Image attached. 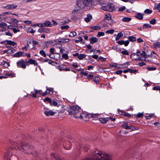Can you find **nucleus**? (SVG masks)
I'll return each mask as SVG.
<instances>
[{
    "label": "nucleus",
    "mask_w": 160,
    "mask_h": 160,
    "mask_svg": "<svg viewBox=\"0 0 160 160\" xmlns=\"http://www.w3.org/2000/svg\"><path fill=\"white\" fill-rule=\"evenodd\" d=\"M52 156L56 160H61V159L58 156H56L54 153H52Z\"/></svg>",
    "instance_id": "obj_33"
},
{
    "label": "nucleus",
    "mask_w": 160,
    "mask_h": 160,
    "mask_svg": "<svg viewBox=\"0 0 160 160\" xmlns=\"http://www.w3.org/2000/svg\"><path fill=\"white\" fill-rule=\"evenodd\" d=\"M147 69L149 71H153L156 69L155 67H148Z\"/></svg>",
    "instance_id": "obj_61"
},
{
    "label": "nucleus",
    "mask_w": 160,
    "mask_h": 160,
    "mask_svg": "<svg viewBox=\"0 0 160 160\" xmlns=\"http://www.w3.org/2000/svg\"><path fill=\"white\" fill-rule=\"evenodd\" d=\"M5 75L7 76V78H8V77L12 78V77H14L15 76V75H14V74L12 73H9V72L5 74Z\"/></svg>",
    "instance_id": "obj_29"
},
{
    "label": "nucleus",
    "mask_w": 160,
    "mask_h": 160,
    "mask_svg": "<svg viewBox=\"0 0 160 160\" xmlns=\"http://www.w3.org/2000/svg\"><path fill=\"white\" fill-rule=\"evenodd\" d=\"M34 92H31V93H32V97L34 98H36L37 97V95L38 94H41V92H42L41 90H37L36 89H34Z\"/></svg>",
    "instance_id": "obj_9"
},
{
    "label": "nucleus",
    "mask_w": 160,
    "mask_h": 160,
    "mask_svg": "<svg viewBox=\"0 0 160 160\" xmlns=\"http://www.w3.org/2000/svg\"><path fill=\"white\" fill-rule=\"evenodd\" d=\"M121 53L123 55H129L128 52L126 50L122 51H121Z\"/></svg>",
    "instance_id": "obj_52"
},
{
    "label": "nucleus",
    "mask_w": 160,
    "mask_h": 160,
    "mask_svg": "<svg viewBox=\"0 0 160 160\" xmlns=\"http://www.w3.org/2000/svg\"><path fill=\"white\" fill-rule=\"evenodd\" d=\"M91 28L94 30H97L100 29L101 27L99 26H94L91 27Z\"/></svg>",
    "instance_id": "obj_39"
},
{
    "label": "nucleus",
    "mask_w": 160,
    "mask_h": 160,
    "mask_svg": "<svg viewBox=\"0 0 160 160\" xmlns=\"http://www.w3.org/2000/svg\"><path fill=\"white\" fill-rule=\"evenodd\" d=\"M63 146L66 149H69L71 148V143L70 142H67L63 144Z\"/></svg>",
    "instance_id": "obj_11"
},
{
    "label": "nucleus",
    "mask_w": 160,
    "mask_h": 160,
    "mask_svg": "<svg viewBox=\"0 0 160 160\" xmlns=\"http://www.w3.org/2000/svg\"><path fill=\"white\" fill-rule=\"evenodd\" d=\"M15 150H16V148L14 149L10 147L4 155V160H11V157L14 151Z\"/></svg>",
    "instance_id": "obj_3"
},
{
    "label": "nucleus",
    "mask_w": 160,
    "mask_h": 160,
    "mask_svg": "<svg viewBox=\"0 0 160 160\" xmlns=\"http://www.w3.org/2000/svg\"><path fill=\"white\" fill-rule=\"evenodd\" d=\"M7 24L5 23H2L0 24V28H5L7 26Z\"/></svg>",
    "instance_id": "obj_54"
},
{
    "label": "nucleus",
    "mask_w": 160,
    "mask_h": 160,
    "mask_svg": "<svg viewBox=\"0 0 160 160\" xmlns=\"http://www.w3.org/2000/svg\"><path fill=\"white\" fill-rule=\"evenodd\" d=\"M156 20L155 19H153L150 21V23L152 25L156 23Z\"/></svg>",
    "instance_id": "obj_58"
},
{
    "label": "nucleus",
    "mask_w": 160,
    "mask_h": 160,
    "mask_svg": "<svg viewBox=\"0 0 160 160\" xmlns=\"http://www.w3.org/2000/svg\"><path fill=\"white\" fill-rule=\"evenodd\" d=\"M77 5L79 7L81 6L82 1L81 0L77 1Z\"/></svg>",
    "instance_id": "obj_44"
},
{
    "label": "nucleus",
    "mask_w": 160,
    "mask_h": 160,
    "mask_svg": "<svg viewBox=\"0 0 160 160\" xmlns=\"http://www.w3.org/2000/svg\"><path fill=\"white\" fill-rule=\"evenodd\" d=\"M131 18L129 17H124L122 19V20L124 22H128L131 21Z\"/></svg>",
    "instance_id": "obj_25"
},
{
    "label": "nucleus",
    "mask_w": 160,
    "mask_h": 160,
    "mask_svg": "<svg viewBox=\"0 0 160 160\" xmlns=\"http://www.w3.org/2000/svg\"><path fill=\"white\" fill-rule=\"evenodd\" d=\"M51 100L50 98H46L44 99L43 101L44 102H46L47 101H48L50 103Z\"/></svg>",
    "instance_id": "obj_60"
},
{
    "label": "nucleus",
    "mask_w": 160,
    "mask_h": 160,
    "mask_svg": "<svg viewBox=\"0 0 160 160\" xmlns=\"http://www.w3.org/2000/svg\"><path fill=\"white\" fill-rule=\"evenodd\" d=\"M153 9L157 10L159 12H160V3L158 4H155Z\"/></svg>",
    "instance_id": "obj_20"
},
{
    "label": "nucleus",
    "mask_w": 160,
    "mask_h": 160,
    "mask_svg": "<svg viewBox=\"0 0 160 160\" xmlns=\"http://www.w3.org/2000/svg\"><path fill=\"white\" fill-rule=\"evenodd\" d=\"M130 126L129 125L128 122H124L121 126L122 128L127 130H128Z\"/></svg>",
    "instance_id": "obj_15"
},
{
    "label": "nucleus",
    "mask_w": 160,
    "mask_h": 160,
    "mask_svg": "<svg viewBox=\"0 0 160 160\" xmlns=\"http://www.w3.org/2000/svg\"><path fill=\"white\" fill-rule=\"evenodd\" d=\"M114 31V29H112L111 30H108L106 31L105 32H106V33H110V34H112L113 33Z\"/></svg>",
    "instance_id": "obj_43"
},
{
    "label": "nucleus",
    "mask_w": 160,
    "mask_h": 160,
    "mask_svg": "<svg viewBox=\"0 0 160 160\" xmlns=\"http://www.w3.org/2000/svg\"><path fill=\"white\" fill-rule=\"evenodd\" d=\"M98 38L93 37H92L89 39L90 43L91 44H93L98 42Z\"/></svg>",
    "instance_id": "obj_14"
},
{
    "label": "nucleus",
    "mask_w": 160,
    "mask_h": 160,
    "mask_svg": "<svg viewBox=\"0 0 160 160\" xmlns=\"http://www.w3.org/2000/svg\"><path fill=\"white\" fill-rule=\"evenodd\" d=\"M65 67L63 65H60V66H59V67L58 68V69L60 71H62V70H64V69L65 68Z\"/></svg>",
    "instance_id": "obj_51"
},
{
    "label": "nucleus",
    "mask_w": 160,
    "mask_h": 160,
    "mask_svg": "<svg viewBox=\"0 0 160 160\" xmlns=\"http://www.w3.org/2000/svg\"><path fill=\"white\" fill-rule=\"evenodd\" d=\"M17 5L14 4H8L4 7V8L7 9H12L16 8L17 7Z\"/></svg>",
    "instance_id": "obj_8"
},
{
    "label": "nucleus",
    "mask_w": 160,
    "mask_h": 160,
    "mask_svg": "<svg viewBox=\"0 0 160 160\" xmlns=\"http://www.w3.org/2000/svg\"><path fill=\"white\" fill-rule=\"evenodd\" d=\"M44 114L47 116H52L55 114V112L51 110L49 111H45L44 112Z\"/></svg>",
    "instance_id": "obj_17"
},
{
    "label": "nucleus",
    "mask_w": 160,
    "mask_h": 160,
    "mask_svg": "<svg viewBox=\"0 0 160 160\" xmlns=\"http://www.w3.org/2000/svg\"><path fill=\"white\" fill-rule=\"evenodd\" d=\"M100 121L103 123H106L108 120V118H99Z\"/></svg>",
    "instance_id": "obj_22"
},
{
    "label": "nucleus",
    "mask_w": 160,
    "mask_h": 160,
    "mask_svg": "<svg viewBox=\"0 0 160 160\" xmlns=\"http://www.w3.org/2000/svg\"><path fill=\"white\" fill-rule=\"evenodd\" d=\"M92 16L88 14L87 15V17L84 18V20L87 22H88L92 19Z\"/></svg>",
    "instance_id": "obj_18"
},
{
    "label": "nucleus",
    "mask_w": 160,
    "mask_h": 160,
    "mask_svg": "<svg viewBox=\"0 0 160 160\" xmlns=\"http://www.w3.org/2000/svg\"><path fill=\"white\" fill-rule=\"evenodd\" d=\"M151 55L152 57L154 58L157 59V54L154 52H152L151 53Z\"/></svg>",
    "instance_id": "obj_42"
},
{
    "label": "nucleus",
    "mask_w": 160,
    "mask_h": 160,
    "mask_svg": "<svg viewBox=\"0 0 160 160\" xmlns=\"http://www.w3.org/2000/svg\"><path fill=\"white\" fill-rule=\"evenodd\" d=\"M62 57L66 60L68 59V54L65 53L63 54Z\"/></svg>",
    "instance_id": "obj_46"
},
{
    "label": "nucleus",
    "mask_w": 160,
    "mask_h": 160,
    "mask_svg": "<svg viewBox=\"0 0 160 160\" xmlns=\"http://www.w3.org/2000/svg\"><path fill=\"white\" fill-rule=\"evenodd\" d=\"M153 45L154 48H159L160 47V44L159 42H156L154 43H153Z\"/></svg>",
    "instance_id": "obj_28"
},
{
    "label": "nucleus",
    "mask_w": 160,
    "mask_h": 160,
    "mask_svg": "<svg viewBox=\"0 0 160 160\" xmlns=\"http://www.w3.org/2000/svg\"><path fill=\"white\" fill-rule=\"evenodd\" d=\"M4 42H7L8 44L12 45L13 46H14L15 45H16V43L13 41L7 40L4 41Z\"/></svg>",
    "instance_id": "obj_21"
},
{
    "label": "nucleus",
    "mask_w": 160,
    "mask_h": 160,
    "mask_svg": "<svg viewBox=\"0 0 160 160\" xmlns=\"http://www.w3.org/2000/svg\"><path fill=\"white\" fill-rule=\"evenodd\" d=\"M129 72L131 73H135L138 71V70L132 69L130 68H129Z\"/></svg>",
    "instance_id": "obj_49"
},
{
    "label": "nucleus",
    "mask_w": 160,
    "mask_h": 160,
    "mask_svg": "<svg viewBox=\"0 0 160 160\" xmlns=\"http://www.w3.org/2000/svg\"><path fill=\"white\" fill-rule=\"evenodd\" d=\"M118 43L120 45H122L124 44V40H121L118 41Z\"/></svg>",
    "instance_id": "obj_64"
},
{
    "label": "nucleus",
    "mask_w": 160,
    "mask_h": 160,
    "mask_svg": "<svg viewBox=\"0 0 160 160\" xmlns=\"http://www.w3.org/2000/svg\"><path fill=\"white\" fill-rule=\"evenodd\" d=\"M87 78L89 80H92L93 78V76L91 74H88L87 76Z\"/></svg>",
    "instance_id": "obj_55"
},
{
    "label": "nucleus",
    "mask_w": 160,
    "mask_h": 160,
    "mask_svg": "<svg viewBox=\"0 0 160 160\" xmlns=\"http://www.w3.org/2000/svg\"><path fill=\"white\" fill-rule=\"evenodd\" d=\"M82 110H81L80 113H79V115L76 116V118H81L82 119H84V118L86 117V113H82Z\"/></svg>",
    "instance_id": "obj_13"
},
{
    "label": "nucleus",
    "mask_w": 160,
    "mask_h": 160,
    "mask_svg": "<svg viewBox=\"0 0 160 160\" xmlns=\"http://www.w3.org/2000/svg\"><path fill=\"white\" fill-rule=\"evenodd\" d=\"M146 53L145 52V51H143L140 54V56H141V57H143L144 58Z\"/></svg>",
    "instance_id": "obj_59"
},
{
    "label": "nucleus",
    "mask_w": 160,
    "mask_h": 160,
    "mask_svg": "<svg viewBox=\"0 0 160 160\" xmlns=\"http://www.w3.org/2000/svg\"><path fill=\"white\" fill-rule=\"evenodd\" d=\"M99 77H95L93 79V81L97 84L99 83Z\"/></svg>",
    "instance_id": "obj_38"
},
{
    "label": "nucleus",
    "mask_w": 160,
    "mask_h": 160,
    "mask_svg": "<svg viewBox=\"0 0 160 160\" xmlns=\"http://www.w3.org/2000/svg\"><path fill=\"white\" fill-rule=\"evenodd\" d=\"M81 110L80 108L77 106L71 107L68 109V111L69 114L73 115L76 118V116L79 115Z\"/></svg>",
    "instance_id": "obj_2"
},
{
    "label": "nucleus",
    "mask_w": 160,
    "mask_h": 160,
    "mask_svg": "<svg viewBox=\"0 0 160 160\" xmlns=\"http://www.w3.org/2000/svg\"><path fill=\"white\" fill-rule=\"evenodd\" d=\"M105 60H106V58H103L102 57L100 56L99 58V59L98 60V61H99V60H100L102 61H105Z\"/></svg>",
    "instance_id": "obj_57"
},
{
    "label": "nucleus",
    "mask_w": 160,
    "mask_h": 160,
    "mask_svg": "<svg viewBox=\"0 0 160 160\" xmlns=\"http://www.w3.org/2000/svg\"><path fill=\"white\" fill-rule=\"evenodd\" d=\"M129 128V129H128V130H131L132 131L137 130L138 129V128L135 127L133 126H130Z\"/></svg>",
    "instance_id": "obj_40"
},
{
    "label": "nucleus",
    "mask_w": 160,
    "mask_h": 160,
    "mask_svg": "<svg viewBox=\"0 0 160 160\" xmlns=\"http://www.w3.org/2000/svg\"><path fill=\"white\" fill-rule=\"evenodd\" d=\"M39 53L40 55L43 57H46L47 54L45 53V52L43 50H41L39 51Z\"/></svg>",
    "instance_id": "obj_32"
},
{
    "label": "nucleus",
    "mask_w": 160,
    "mask_h": 160,
    "mask_svg": "<svg viewBox=\"0 0 160 160\" xmlns=\"http://www.w3.org/2000/svg\"><path fill=\"white\" fill-rule=\"evenodd\" d=\"M108 11L109 12H112L115 9L114 6L112 4H107Z\"/></svg>",
    "instance_id": "obj_10"
},
{
    "label": "nucleus",
    "mask_w": 160,
    "mask_h": 160,
    "mask_svg": "<svg viewBox=\"0 0 160 160\" xmlns=\"http://www.w3.org/2000/svg\"><path fill=\"white\" fill-rule=\"evenodd\" d=\"M14 144L16 146V150L18 149L19 150L25 153L28 154L32 153V147L31 145L25 143H18L15 142Z\"/></svg>",
    "instance_id": "obj_1"
},
{
    "label": "nucleus",
    "mask_w": 160,
    "mask_h": 160,
    "mask_svg": "<svg viewBox=\"0 0 160 160\" xmlns=\"http://www.w3.org/2000/svg\"><path fill=\"white\" fill-rule=\"evenodd\" d=\"M38 32L41 33L43 32L44 33L45 32L48 33V32H49V31L48 30L47 31L45 30L43 28H40L38 30Z\"/></svg>",
    "instance_id": "obj_24"
},
{
    "label": "nucleus",
    "mask_w": 160,
    "mask_h": 160,
    "mask_svg": "<svg viewBox=\"0 0 160 160\" xmlns=\"http://www.w3.org/2000/svg\"><path fill=\"white\" fill-rule=\"evenodd\" d=\"M135 17L139 20H142L143 18V15L141 13L138 12L136 14Z\"/></svg>",
    "instance_id": "obj_19"
},
{
    "label": "nucleus",
    "mask_w": 160,
    "mask_h": 160,
    "mask_svg": "<svg viewBox=\"0 0 160 160\" xmlns=\"http://www.w3.org/2000/svg\"><path fill=\"white\" fill-rule=\"evenodd\" d=\"M122 71L121 70H118L115 72L116 74H120L122 73Z\"/></svg>",
    "instance_id": "obj_63"
},
{
    "label": "nucleus",
    "mask_w": 160,
    "mask_h": 160,
    "mask_svg": "<svg viewBox=\"0 0 160 160\" xmlns=\"http://www.w3.org/2000/svg\"><path fill=\"white\" fill-rule=\"evenodd\" d=\"M11 160H18V158L16 156L14 155H12L11 158Z\"/></svg>",
    "instance_id": "obj_45"
},
{
    "label": "nucleus",
    "mask_w": 160,
    "mask_h": 160,
    "mask_svg": "<svg viewBox=\"0 0 160 160\" xmlns=\"http://www.w3.org/2000/svg\"><path fill=\"white\" fill-rule=\"evenodd\" d=\"M143 115V113H138L136 117L137 118H139L142 116Z\"/></svg>",
    "instance_id": "obj_62"
},
{
    "label": "nucleus",
    "mask_w": 160,
    "mask_h": 160,
    "mask_svg": "<svg viewBox=\"0 0 160 160\" xmlns=\"http://www.w3.org/2000/svg\"><path fill=\"white\" fill-rule=\"evenodd\" d=\"M140 53L141 52L140 51H137L136 53H133L130 56L131 58L136 61L143 60V59H142L141 57L140 56Z\"/></svg>",
    "instance_id": "obj_4"
},
{
    "label": "nucleus",
    "mask_w": 160,
    "mask_h": 160,
    "mask_svg": "<svg viewBox=\"0 0 160 160\" xmlns=\"http://www.w3.org/2000/svg\"><path fill=\"white\" fill-rule=\"evenodd\" d=\"M83 4L86 7H91L92 4V0H82Z\"/></svg>",
    "instance_id": "obj_6"
},
{
    "label": "nucleus",
    "mask_w": 160,
    "mask_h": 160,
    "mask_svg": "<svg viewBox=\"0 0 160 160\" xmlns=\"http://www.w3.org/2000/svg\"><path fill=\"white\" fill-rule=\"evenodd\" d=\"M33 26H38L39 27H40L41 28H42L43 26V24H42V23H37V24H35L34 25H33Z\"/></svg>",
    "instance_id": "obj_56"
},
{
    "label": "nucleus",
    "mask_w": 160,
    "mask_h": 160,
    "mask_svg": "<svg viewBox=\"0 0 160 160\" xmlns=\"http://www.w3.org/2000/svg\"><path fill=\"white\" fill-rule=\"evenodd\" d=\"M26 62L27 65L33 64L35 65H37L38 64V63L36 61L32 59H30L29 60H26Z\"/></svg>",
    "instance_id": "obj_7"
},
{
    "label": "nucleus",
    "mask_w": 160,
    "mask_h": 160,
    "mask_svg": "<svg viewBox=\"0 0 160 160\" xmlns=\"http://www.w3.org/2000/svg\"><path fill=\"white\" fill-rule=\"evenodd\" d=\"M102 9L105 11H108L107 5L106 6H102L101 7Z\"/></svg>",
    "instance_id": "obj_48"
},
{
    "label": "nucleus",
    "mask_w": 160,
    "mask_h": 160,
    "mask_svg": "<svg viewBox=\"0 0 160 160\" xmlns=\"http://www.w3.org/2000/svg\"><path fill=\"white\" fill-rule=\"evenodd\" d=\"M105 33L103 32H99L98 33L97 37H99L101 36H103L104 35Z\"/></svg>",
    "instance_id": "obj_47"
},
{
    "label": "nucleus",
    "mask_w": 160,
    "mask_h": 160,
    "mask_svg": "<svg viewBox=\"0 0 160 160\" xmlns=\"http://www.w3.org/2000/svg\"><path fill=\"white\" fill-rule=\"evenodd\" d=\"M69 39L68 38H62L61 39V42H67L69 41Z\"/></svg>",
    "instance_id": "obj_41"
},
{
    "label": "nucleus",
    "mask_w": 160,
    "mask_h": 160,
    "mask_svg": "<svg viewBox=\"0 0 160 160\" xmlns=\"http://www.w3.org/2000/svg\"><path fill=\"white\" fill-rule=\"evenodd\" d=\"M17 64L18 67L23 69H25L27 65L26 61H25L23 59H21L17 62Z\"/></svg>",
    "instance_id": "obj_5"
},
{
    "label": "nucleus",
    "mask_w": 160,
    "mask_h": 160,
    "mask_svg": "<svg viewBox=\"0 0 160 160\" xmlns=\"http://www.w3.org/2000/svg\"><path fill=\"white\" fill-rule=\"evenodd\" d=\"M77 35L76 32L75 31L71 32L69 35V36L70 37H74Z\"/></svg>",
    "instance_id": "obj_30"
},
{
    "label": "nucleus",
    "mask_w": 160,
    "mask_h": 160,
    "mask_svg": "<svg viewBox=\"0 0 160 160\" xmlns=\"http://www.w3.org/2000/svg\"><path fill=\"white\" fill-rule=\"evenodd\" d=\"M86 57V55L84 54H80L78 57V58L80 60Z\"/></svg>",
    "instance_id": "obj_34"
},
{
    "label": "nucleus",
    "mask_w": 160,
    "mask_h": 160,
    "mask_svg": "<svg viewBox=\"0 0 160 160\" xmlns=\"http://www.w3.org/2000/svg\"><path fill=\"white\" fill-rule=\"evenodd\" d=\"M123 35L122 32H120L118 34L117 36L116 37L115 40L116 41L118 40Z\"/></svg>",
    "instance_id": "obj_23"
},
{
    "label": "nucleus",
    "mask_w": 160,
    "mask_h": 160,
    "mask_svg": "<svg viewBox=\"0 0 160 160\" xmlns=\"http://www.w3.org/2000/svg\"><path fill=\"white\" fill-rule=\"evenodd\" d=\"M24 56V53L22 52H17L14 55V57H19Z\"/></svg>",
    "instance_id": "obj_12"
},
{
    "label": "nucleus",
    "mask_w": 160,
    "mask_h": 160,
    "mask_svg": "<svg viewBox=\"0 0 160 160\" xmlns=\"http://www.w3.org/2000/svg\"><path fill=\"white\" fill-rule=\"evenodd\" d=\"M128 39L129 41L131 42L135 41L136 40V38L133 36L129 37H128Z\"/></svg>",
    "instance_id": "obj_27"
},
{
    "label": "nucleus",
    "mask_w": 160,
    "mask_h": 160,
    "mask_svg": "<svg viewBox=\"0 0 160 160\" xmlns=\"http://www.w3.org/2000/svg\"><path fill=\"white\" fill-rule=\"evenodd\" d=\"M83 150L85 152L87 151L89 149V146L87 145H84L82 146Z\"/></svg>",
    "instance_id": "obj_31"
},
{
    "label": "nucleus",
    "mask_w": 160,
    "mask_h": 160,
    "mask_svg": "<svg viewBox=\"0 0 160 160\" xmlns=\"http://www.w3.org/2000/svg\"><path fill=\"white\" fill-rule=\"evenodd\" d=\"M35 31L32 28H30L28 29L27 32L33 33H34Z\"/></svg>",
    "instance_id": "obj_36"
},
{
    "label": "nucleus",
    "mask_w": 160,
    "mask_h": 160,
    "mask_svg": "<svg viewBox=\"0 0 160 160\" xmlns=\"http://www.w3.org/2000/svg\"><path fill=\"white\" fill-rule=\"evenodd\" d=\"M151 27V25L149 24H144L142 26V28L143 29L148 28H150Z\"/></svg>",
    "instance_id": "obj_35"
},
{
    "label": "nucleus",
    "mask_w": 160,
    "mask_h": 160,
    "mask_svg": "<svg viewBox=\"0 0 160 160\" xmlns=\"http://www.w3.org/2000/svg\"><path fill=\"white\" fill-rule=\"evenodd\" d=\"M105 18L107 20H109L111 19V17L109 14L105 15Z\"/></svg>",
    "instance_id": "obj_53"
},
{
    "label": "nucleus",
    "mask_w": 160,
    "mask_h": 160,
    "mask_svg": "<svg viewBox=\"0 0 160 160\" xmlns=\"http://www.w3.org/2000/svg\"><path fill=\"white\" fill-rule=\"evenodd\" d=\"M50 103L51 105L54 106H56L58 104L57 102L54 100H51Z\"/></svg>",
    "instance_id": "obj_26"
},
{
    "label": "nucleus",
    "mask_w": 160,
    "mask_h": 160,
    "mask_svg": "<svg viewBox=\"0 0 160 160\" xmlns=\"http://www.w3.org/2000/svg\"><path fill=\"white\" fill-rule=\"evenodd\" d=\"M152 11L148 9H145L144 11V12L148 14H150L152 13Z\"/></svg>",
    "instance_id": "obj_37"
},
{
    "label": "nucleus",
    "mask_w": 160,
    "mask_h": 160,
    "mask_svg": "<svg viewBox=\"0 0 160 160\" xmlns=\"http://www.w3.org/2000/svg\"><path fill=\"white\" fill-rule=\"evenodd\" d=\"M69 28V27L68 25L62 26L61 27V28L62 30L63 29H67Z\"/></svg>",
    "instance_id": "obj_50"
},
{
    "label": "nucleus",
    "mask_w": 160,
    "mask_h": 160,
    "mask_svg": "<svg viewBox=\"0 0 160 160\" xmlns=\"http://www.w3.org/2000/svg\"><path fill=\"white\" fill-rule=\"evenodd\" d=\"M43 24L42 27H51L52 25L51 22L49 21H47L44 22L43 23H42Z\"/></svg>",
    "instance_id": "obj_16"
}]
</instances>
